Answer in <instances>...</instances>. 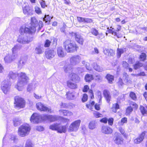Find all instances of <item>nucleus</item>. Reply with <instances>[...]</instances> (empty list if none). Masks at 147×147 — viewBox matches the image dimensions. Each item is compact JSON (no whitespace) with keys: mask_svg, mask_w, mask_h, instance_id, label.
<instances>
[{"mask_svg":"<svg viewBox=\"0 0 147 147\" xmlns=\"http://www.w3.org/2000/svg\"><path fill=\"white\" fill-rule=\"evenodd\" d=\"M143 65V64L139 61L136 62L135 64L134 65V68L135 69H136Z\"/></svg>","mask_w":147,"mask_h":147,"instance_id":"43","label":"nucleus"},{"mask_svg":"<svg viewBox=\"0 0 147 147\" xmlns=\"http://www.w3.org/2000/svg\"><path fill=\"white\" fill-rule=\"evenodd\" d=\"M92 22V20L88 18H84L83 22L90 23Z\"/></svg>","mask_w":147,"mask_h":147,"instance_id":"53","label":"nucleus"},{"mask_svg":"<svg viewBox=\"0 0 147 147\" xmlns=\"http://www.w3.org/2000/svg\"><path fill=\"white\" fill-rule=\"evenodd\" d=\"M93 79L92 75L87 74L86 75L85 77V80L86 82H89Z\"/></svg>","mask_w":147,"mask_h":147,"instance_id":"37","label":"nucleus"},{"mask_svg":"<svg viewBox=\"0 0 147 147\" xmlns=\"http://www.w3.org/2000/svg\"><path fill=\"white\" fill-rule=\"evenodd\" d=\"M81 60L80 57L78 55H74L71 57L70 60L71 64L75 65L78 64Z\"/></svg>","mask_w":147,"mask_h":147,"instance_id":"9","label":"nucleus"},{"mask_svg":"<svg viewBox=\"0 0 147 147\" xmlns=\"http://www.w3.org/2000/svg\"><path fill=\"white\" fill-rule=\"evenodd\" d=\"M38 25V21L34 17H32L31 19L30 28H28L25 26H22L20 30L21 34L24 33L32 34L34 33L36 30V27Z\"/></svg>","mask_w":147,"mask_h":147,"instance_id":"1","label":"nucleus"},{"mask_svg":"<svg viewBox=\"0 0 147 147\" xmlns=\"http://www.w3.org/2000/svg\"><path fill=\"white\" fill-rule=\"evenodd\" d=\"M22 9L25 15H28L30 11V8L28 5L26 4L24 6H23Z\"/></svg>","mask_w":147,"mask_h":147,"instance_id":"30","label":"nucleus"},{"mask_svg":"<svg viewBox=\"0 0 147 147\" xmlns=\"http://www.w3.org/2000/svg\"><path fill=\"white\" fill-rule=\"evenodd\" d=\"M11 84L8 79L5 80L1 83V89L5 94H6L10 89Z\"/></svg>","mask_w":147,"mask_h":147,"instance_id":"5","label":"nucleus"},{"mask_svg":"<svg viewBox=\"0 0 147 147\" xmlns=\"http://www.w3.org/2000/svg\"><path fill=\"white\" fill-rule=\"evenodd\" d=\"M75 92L74 91H69L66 94V97L69 100H72L76 98Z\"/></svg>","mask_w":147,"mask_h":147,"instance_id":"22","label":"nucleus"},{"mask_svg":"<svg viewBox=\"0 0 147 147\" xmlns=\"http://www.w3.org/2000/svg\"><path fill=\"white\" fill-rule=\"evenodd\" d=\"M95 102L94 101L90 100L88 104H87L86 105V107L90 110L92 109V107L93 106Z\"/></svg>","mask_w":147,"mask_h":147,"instance_id":"44","label":"nucleus"},{"mask_svg":"<svg viewBox=\"0 0 147 147\" xmlns=\"http://www.w3.org/2000/svg\"><path fill=\"white\" fill-rule=\"evenodd\" d=\"M64 69L65 72L69 73L72 71V68L71 67V65H69L67 66H65Z\"/></svg>","mask_w":147,"mask_h":147,"instance_id":"38","label":"nucleus"},{"mask_svg":"<svg viewBox=\"0 0 147 147\" xmlns=\"http://www.w3.org/2000/svg\"><path fill=\"white\" fill-rule=\"evenodd\" d=\"M103 94L107 102L109 103L111 98L109 92L107 90H105L104 91Z\"/></svg>","mask_w":147,"mask_h":147,"instance_id":"27","label":"nucleus"},{"mask_svg":"<svg viewBox=\"0 0 147 147\" xmlns=\"http://www.w3.org/2000/svg\"><path fill=\"white\" fill-rule=\"evenodd\" d=\"M96 126V123L95 121H92L89 123L88 125L89 128L93 130L95 129Z\"/></svg>","mask_w":147,"mask_h":147,"instance_id":"35","label":"nucleus"},{"mask_svg":"<svg viewBox=\"0 0 147 147\" xmlns=\"http://www.w3.org/2000/svg\"><path fill=\"white\" fill-rule=\"evenodd\" d=\"M132 108L131 107H129L127 108L126 110L127 115H129L132 112Z\"/></svg>","mask_w":147,"mask_h":147,"instance_id":"52","label":"nucleus"},{"mask_svg":"<svg viewBox=\"0 0 147 147\" xmlns=\"http://www.w3.org/2000/svg\"><path fill=\"white\" fill-rule=\"evenodd\" d=\"M119 130L121 133V134L123 135L124 136H125L126 135L125 134H124L125 131L124 129L121 127H120L119 128Z\"/></svg>","mask_w":147,"mask_h":147,"instance_id":"64","label":"nucleus"},{"mask_svg":"<svg viewBox=\"0 0 147 147\" xmlns=\"http://www.w3.org/2000/svg\"><path fill=\"white\" fill-rule=\"evenodd\" d=\"M67 130V126L65 125H61L59 124L57 132L59 133H65Z\"/></svg>","mask_w":147,"mask_h":147,"instance_id":"23","label":"nucleus"},{"mask_svg":"<svg viewBox=\"0 0 147 147\" xmlns=\"http://www.w3.org/2000/svg\"><path fill=\"white\" fill-rule=\"evenodd\" d=\"M130 97L133 100H136L137 98L136 94L133 92H131L129 94Z\"/></svg>","mask_w":147,"mask_h":147,"instance_id":"46","label":"nucleus"},{"mask_svg":"<svg viewBox=\"0 0 147 147\" xmlns=\"http://www.w3.org/2000/svg\"><path fill=\"white\" fill-rule=\"evenodd\" d=\"M107 30L106 33V35H107L108 33L111 34L113 35L115 37H117V38H120L122 37V35L121 34L117 33V32H115V30L114 28L110 27V28L109 27L107 28Z\"/></svg>","mask_w":147,"mask_h":147,"instance_id":"12","label":"nucleus"},{"mask_svg":"<svg viewBox=\"0 0 147 147\" xmlns=\"http://www.w3.org/2000/svg\"><path fill=\"white\" fill-rule=\"evenodd\" d=\"M21 48V47L19 45H16L14 47L12 48V54L17 55V53H16L18 50H19Z\"/></svg>","mask_w":147,"mask_h":147,"instance_id":"32","label":"nucleus"},{"mask_svg":"<svg viewBox=\"0 0 147 147\" xmlns=\"http://www.w3.org/2000/svg\"><path fill=\"white\" fill-rule=\"evenodd\" d=\"M67 86L71 89H75L78 88V85L76 83H73L71 80H68L67 82Z\"/></svg>","mask_w":147,"mask_h":147,"instance_id":"24","label":"nucleus"},{"mask_svg":"<svg viewBox=\"0 0 147 147\" xmlns=\"http://www.w3.org/2000/svg\"><path fill=\"white\" fill-rule=\"evenodd\" d=\"M39 25V29L38 30H40L41 28H42L43 26V24L42 22V21H40L39 23H38Z\"/></svg>","mask_w":147,"mask_h":147,"instance_id":"63","label":"nucleus"},{"mask_svg":"<svg viewBox=\"0 0 147 147\" xmlns=\"http://www.w3.org/2000/svg\"><path fill=\"white\" fill-rule=\"evenodd\" d=\"M81 121L78 119L73 122L69 125L68 129L69 132H76L79 129Z\"/></svg>","mask_w":147,"mask_h":147,"instance_id":"6","label":"nucleus"},{"mask_svg":"<svg viewBox=\"0 0 147 147\" xmlns=\"http://www.w3.org/2000/svg\"><path fill=\"white\" fill-rule=\"evenodd\" d=\"M15 106L17 107L23 108L24 107L25 101L22 98L19 96H16L14 98Z\"/></svg>","mask_w":147,"mask_h":147,"instance_id":"7","label":"nucleus"},{"mask_svg":"<svg viewBox=\"0 0 147 147\" xmlns=\"http://www.w3.org/2000/svg\"><path fill=\"white\" fill-rule=\"evenodd\" d=\"M40 5L42 8H44L45 7H47V5H46L45 1L42 0V1L40 2Z\"/></svg>","mask_w":147,"mask_h":147,"instance_id":"59","label":"nucleus"},{"mask_svg":"<svg viewBox=\"0 0 147 147\" xmlns=\"http://www.w3.org/2000/svg\"><path fill=\"white\" fill-rule=\"evenodd\" d=\"M51 43V42L49 40H46L44 45L45 47H49Z\"/></svg>","mask_w":147,"mask_h":147,"instance_id":"58","label":"nucleus"},{"mask_svg":"<svg viewBox=\"0 0 147 147\" xmlns=\"http://www.w3.org/2000/svg\"><path fill=\"white\" fill-rule=\"evenodd\" d=\"M123 79L125 83L131 84L132 82L131 80L129 78V76L126 73L123 74Z\"/></svg>","mask_w":147,"mask_h":147,"instance_id":"25","label":"nucleus"},{"mask_svg":"<svg viewBox=\"0 0 147 147\" xmlns=\"http://www.w3.org/2000/svg\"><path fill=\"white\" fill-rule=\"evenodd\" d=\"M106 78L108 80L109 83L111 84L112 83V82L114 80V78L113 76L109 74L107 75Z\"/></svg>","mask_w":147,"mask_h":147,"instance_id":"36","label":"nucleus"},{"mask_svg":"<svg viewBox=\"0 0 147 147\" xmlns=\"http://www.w3.org/2000/svg\"><path fill=\"white\" fill-rule=\"evenodd\" d=\"M63 45L65 50L67 52L69 53H73L75 52L77 48L76 44L69 40L65 41L64 42Z\"/></svg>","mask_w":147,"mask_h":147,"instance_id":"3","label":"nucleus"},{"mask_svg":"<svg viewBox=\"0 0 147 147\" xmlns=\"http://www.w3.org/2000/svg\"><path fill=\"white\" fill-rule=\"evenodd\" d=\"M17 76L18 74L12 71H10L8 75V77L9 79H14L17 77Z\"/></svg>","mask_w":147,"mask_h":147,"instance_id":"28","label":"nucleus"},{"mask_svg":"<svg viewBox=\"0 0 147 147\" xmlns=\"http://www.w3.org/2000/svg\"><path fill=\"white\" fill-rule=\"evenodd\" d=\"M36 129L37 131H42L44 130L43 127L41 126H37L36 127Z\"/></svg>","mask_w":147,"mask_h":147,"instance_id":"61","label":"nucleus"},{"mask_svg":"<svg viewBox=\"0 0 147 147\" xmlns=\"http://www.w3.org/2000/svg\"><path fill=\"white\" fill-rule=\"evenodd\" d=\"M43 52L42 49L40 47H36L35 49V52L36 54H40L42 53Z\"/></svg>","mask_w":147,"mask_h":147,"instance_id":"40","label":"nucleus"},{"mask_svg":"<svg viewBox=\"0 0 147 147\" xmlns=\"http://www.w3.org/2000/svg\"><path fill=\"white\" fill-rule=\"evenodd\" d=\"M27 60V58L26 57H22L20 60L19 61V66H22L25 64Z\"/></svg>","mask_w":147,"mask_h":147,"instance_id":"31","label":"nucleus"},{"mask_svg":"<svg viewBox=\"0 0 147 147\" xmlns=\"http://www.w3.org/2000/svg\"><path fill=\"white\" fill-rule=\"evenodd\" d=\"M18 41L22 44H26L29 43L30 41L28 40L27 36H24L22 35H20L18 39Z\"/></svg>","mask_w":147,"mask_h":147,"instance_id":"19","label":"nucleus"},{"mask_svg":"<svg viewBox=\"0 0 147 147\" xmlns=\"http://www.w3.org/2000/svg\"><path fill=\"white\" fill-rule=\"evenodd\" d=\"M93 115L96 118L100 117L102 116V115L101 114L96 111L94 112L93 113Z\"/></svg>","mask_w":147,"mask_h":147,"instance_id":"51","label":"nucleus"},{"mask_svg":"<svg viewBox=\"0 0 147 147\" xmlns=\"http://www.w3.org/2000/svg\"><path fill=\"white\" fill-rule=\"evenodd\" d=\"M102 132L104 134H109L113 132V130L110 127L106 125H103L101 128Z\"/></svg>","mask_w":147,"mask_h":147,"instance_id":"16","label":"nucleus"},{"mask_svg":"<svg viewBox=\"0 0 147 147\" xmlns=\"http://www.w3.org/2000/svg\"><path fill=\"white\" fill-rule=\"evenodd\" d=\"M14 125L15 126H16L20 125V121L18 119H15L13 120Z\"/></svg>","mask_w":147,"mask_h":147,"instance_id":"45","label":"nucleus"},{"mask_svg":"<svg viewBox=\"0 0 147 147\" xmlns=\"http://www.w3.org/2000/svg\"><path fill=\"white\" fill-rule=\"evenodd\" d=\"M119 108V105L117 103H116L113 105L112 108V111L116 113L117 112V110Z\"/></svg>","mask_w":147,"mask_h":147,"instance_id":"39","label":"nucleus"},{"mask_svg":"<svg viewBox=\"0 0 147 147\" xmlns=\"http://www.w3.org/2000/svg\"><path fill=\"white\" fill-rule=\"evenodd\" d=\"M88 96L87 94H84L83 96L82 101L83 102H84L86 101L88 99Z\"/></svg>","mask_w":147,"mask_h":147,"instance_id":"56","label":"nucleus"},{"mask_svg":"<svg viewBox=\"0 0 147 147\" xmlns=\"http://www.w3.org/2000/svg\"><path fill=\"white\" fill-rule=\"evenodd\" d=\"M19 79L17 84L15 87L19 91H22L23 86L26 84L28 80V77L24 73L21 72L18 74Z\"/></svg>","mask_w":147,"mask_h":147,"instance_id":"2","label":"nucleus"},{"mask_svg":"<svg viewBox=\"0 0 147 147\" xmlns=\"http://www.w3.org/2000/svg\"><path fill=\"white\" fill-rule=\"evenodd\" d=\"M92 65L94 69L98 71L102 72L104 70V69L102 67H100V66L96 63H94Z\"/></svg>","mask_w":147,"mask_h":147,"instance_id":"29","label":"nucleus"},{"mask_svg":"<svg viewBox=\"0 0 147 147\" xmlns=\"http://www.w3.org/2000/svg\"><path fill=\"white\" fill-rule=\"evenodd\" d=\"M36 106L37 109L40 111H44L50 113L53 112V111L50 108L47 107L41 102L37 103Z\"/></svg>","mask_w":147,"mask_h":147,"instance_id":"8","label":"nucleus"},{"mask_svg":"<svg viewBox=\"0 0 147 147\" xmlns=\"http://www.w3.org/2000/svg\"><path fill=\"white\" fill-rule=\"evenodd\" d=\"M124 53V50L123 49L118 48L117 51V55L118 58H119L121 54Z\"/></svg>","mask_w":147,"mask_h":147,"instance_id":"42","label":"nucleus"},{"mask_svg":"<svg viewBox=\"0 0 147 147\" xmlns=\"http://www.w3.org/2000/svg\"><path fill=\"white\" fill-rule=\"evenodd\" d=\"M25 147H32V144L30 140H28L26 142Z\"/></svg>","mask_w":147,"mask_h":147,"instance_id":"48","label":"nucleus"},{"mask_svg":"<svg viewBox=\"0 0 147 147\" xmlns=\"http://www.w3.org/2000/svg\"><path fill=\"white\" fill-rule=\"evenodd\" d=\"M57 54L58 57H63L66 55L62 47H59L57 48Z\"/></svg>","mask_w":147,"mask_h":147,"instance_id":"20","label":"nucleus"},{"mask_svg":"<svg viewBox=\"0 0 147 147\" xmlns=\"http://www.w3.org/2000/svg\"><path fill=\"white\" fill-rule=\"evenodd\" d=\"M127 119L126 117H124L122 118L121 120V124H120L119 122V124L120 125H122L124 123L127 122Z\"/></svg>","mask_w":147,"mask_h":147,"instance_id":"57","label":"nucleus"},{"mask_svg":"<svg viewBox=\"0 0 147 147\" xmlns=\"http://www.w3.org/2000/svg\"><path fill=\"white\" fill-rule=\"evenodd\" d=\"M90 32L94 35L97 36L98 34V30L94 28H92L90 29Z\"/></svg>","mask_w":147,"mask_h":147,"instance_id":"41","label":"nucleus"},{"mask_svg":"<svg viewBox=\"0 0 147 147\" xmlns=\"http://www.w3.org/2000/svg\"><path fill=\"white\" fill-rule=\"evenodd\" d=\"M52 18H51L49 15H45L43 18V20L45 21L47 24H50L51 20Z\"/></svg>","mask_w":147,"mask_h":147,"instance_id":"33","label":"nucleus"},{"mask_svg":"<svg viewBox=\"0 0 147 147\" xmlns=\"http://www.w3.org/2000/svg\"><path fill=\"white\" fill-rule=\"evenodd\" d=\"M59 112L61 115L64 116H67L68 111L64 110H61L59 111Z\"/></svg>","mask_w":147,"mask_h":147,"instance_id":"50","label":"nucleus"},{"mask_svg":"<svg viewBox=\"0 0 147 147\" xmlns=\"http://www.w3.org/2000/svg\"><path fill=\"white\" fill-rule=\"evenodd\" d=\"M18 56V55L14 54H12V55L7 54L4 57V59L5 62L9 63L16 59Z\"/></svg>","mask_w":147,"mask_h":147,"instance_id":"14","label":"nucleus"},{"mask_svg":"<svg viewBox=\"0 0 147 147\" xmlns=\"http://www.w3.org/2000/svg\"><path fill=\"white\" fill-rule=\"evenodd\" d=\"M145 135V132H142L138 137L134 140V143L136 144L140 143L144 139Z\"/></svg>","mask_w":147,"mask_h":147,"instance_id":"21","label":"nucleus"},{"mask_svg":"<svg viewBox=\"0 0 147 147\" xmlns=\"http://www.w3.org/2000/svg\"><path fill=\"white\" fill-rule=\"evenodd\" d=\"M104 53L108 56H112L114 55L113 51L111 49H105L103 51Z\"/></svg>","mask_w":147,"mask_h":147,"instance_id":"26","label":"nucleus"},{"mask_svg":"<svg viewBox=\"0 0 147 147\" xmlns=\"http://www.w3.org/2000/svg\"><path fill=\"white\" fill-rule=\"evenodd\" d=\"M59 125V124L58 123H54L51 125L49 126V128L50 129L53 130L57 131Z\"/></svg>","mask_w":147,"mask_h":147,"instance_id":"34","label":"nucleus"},{"mask_svg":"<svg viewBox=\"0 0 147 147\" xmlns=\"http://www.w3.org/2000/svg\"><path fill=\"white\" fill-rule=\"evenodd\" d=\"M46 57L49 59H51L53 57L55 54V52L53 50H47L45 52Z\"/></svg>","mask_w":147,"mask_h":147,"instance_id":"17","label":"nucleus"},{"mask_svg":"<svg viewBox=\"0 0 147 147\" xmlns=\"http://www.w3.org/2000/svg\"><path fill=\"white\" fill-rule=\"evenodd\" d=\"M69 78L70 80L75 82L76 83L78 82L80 80V78L76 74L72 73L70 74Z\"/></svg>","mask_w":147,"mask_h":147,"instance_id":"18","label":"nucleus"},{"mask_svg":"<svg viewBox=\"0 0 147 147\" xmlns=\"http://www.w3.org/2000/svg\"><path fill=\"white\" fill-rule=\"evenodd\" d=\"M42 116L41 117L42 118ZM41 117L37 113H33L31 116L30 120L31 122L33 123H38L40 121Z\"/></svg>","mask_w":147,"mask_h":147,"instance_id":"13","label":"nucleus"},{"mask_svg":"<svg viewBox=\"0 0 147 147\" xmlns=\"http://www.w3.org/2000/svg\"><path fill=\"white\" fill-rule=\"evenodd\" d=\"M109 125H112L113 124V118H110L107 121Z\"/></svg>","mask_w":147,"mask_h":147,"instance_id":"60","label":"nucleus"},{"mask_svg":"<svg viewBox=\"0 0 147 147\" xmlns=\"http://www.w3.org/2000/svg\"><path fill=\"white\" fill-rule=\"evenodd\" d=\"M113 140L115 143L117 144H121L123 142V139L121 137L120 134L118 133L115 134Z\"/></svg>","mask_w":147,"mask_h":147,"instance_id":"10","label":"nucleus"},{"mask_svg":"<svg viewBox=\"0 0 147 147\" xmlns=\"http://www.w3.org/2000/svg\"><path fill=\"white\" fill-rule=\"evenodd\" d=\"M35 10L36 12L38 14H41L42 11L40 8L36 6L35 7Z\"/></svg>","mask_w":147,"mask_h":147,"instance_id":"47","label":"nucleus"},{"mask_svg":"<svg viewBox=\"0 0 147 147\" xmlns=\"http://www.w3.org/2000/svg\"><path fill=\"white\" fill-rule=\"evenodd\" d=\"M57 116L56 115H43L42 117V119L50 122L56 121L58 119Z\"/></svg>","mask_w":147,"mask_h":147,"instance_id":"11","label":"nucleus"},{"mask_svg":"<svg viewBox=\"0 0 147 147\" xmlns=\"http://www.w3.org/2000/svg\"><path fill=\"white\" fill-rule=\"evenodd\" d=\"M73 34L74 36L76 41L79 44L83 45L84 40L81 35L78 33L73 32Z\"/></svg>","mask_w":147,"mask_h":147,"instance_id":"15","label":"nucleus"},{"mask_svg":"<svg viewBox=\"0 0 147 147\" xmlns=\"http://www.w3.org/2000/svg\"><path fill=\"white\" fill-rule=\"evenodd\" d=\"M81 129L82 134H85L87 131V129L85 125H84L81 126Z\"/></svg>","mask_w":147,"mask_h":147,"instance_id":"55","label":"nucleus"},{"mask_svg":"<svg viewBox=\"0 0 147 147\" xmlns=\"http://www.w3.org/2000/svg\"><path fill=\"white\" fill-rule=\"evenodd\" d=\"M140 57V60L142 61H144L146 59V55L145 53H142L141 54Z\"/></svg>","mask_w":147,"mask_h":147,"instance_id":"54","label":"nucleus"},{"mask_svg":"<svg viewBox=\"0 0 147 147\" xmlns=\"http://www.w3.org/2000/svg\"><path fill=\"white\" fill-rule=\"evenodd\" d=\"M89 89V87L87 85H85L84 86L83 89V91L84 92H86Z\"/></svg>","mask_w":147,"mask_h":147,"instance_id":"62","label":"nucleus"},{"mask_svg":"<svg viewBox=\"0 0 147 147\" xmlns=\"http://www.w3.org/2000/svg\"><path fill=\"white\" fill-rule=\"evenodd\" d=\"M95 79L96 80L100 82L102 80V77L100 75H96L95 76Z\"/></svg>","mask_w":147,"mask_h":147,"instance_id":"49","label":"nucleus"},{"mask_svg":"<svg viewBox=\"0 0 147 147\" xmlns=\"http://www.w3.org/2000/svg\"><path fill=\"white\" fill-rule=\"evenodd\" d=\"M30 130L29 125L26 123L21 125L18 130L19 135L21 137H24L28 135Z\"/></svg>","mask_w":147,"mask_h":147,"instance_id":"4","label":"nucleus"}]
</instances>
